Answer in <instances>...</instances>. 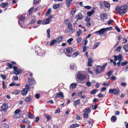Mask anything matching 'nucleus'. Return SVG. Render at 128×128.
<instances>
[{"instance_id": "obj_1", "label": "nucleus", "mask_w": 128, "mask_h": 128, "mask_svg": "<svg viewBox=\"0 0 128 128\" xmlns=\"http://www.w3.org/2000/svg\"><path fill=\"white\" fill-rule=\"evenodd\" d=\"M128 6L126 5L122 6L120 7H118L115 8L116 11L120 15H122L125 14L127 12Z\"/></svg>"}, {"instance_id": "obj_2", "label": "nucleus", "mask_w": 128, "mask_h": 128, "mask_svg": "<svg viewBox=\"0 0 128 128\" xmlns=\"http://www.w3.org/2000/svg\"><path fill=\"white\" fill-rule=\"evenodd\" d=\"M106 65H104L102 66H99L97 67L94 69V70L95 71L96 74H98L101 73L102 72H103L105 68Z\"/></svg>"}, {"instance_id": "obj_3", "label": "nucleus", "mask_w": 128, "mask_h": 128, "mask_svg": "<svg viewBox=\"0 0 128 128\" xmlns=\"http://www.w3.org/2000/svg\"><path fill=\"white\" fill-rule=\"evenodd\" d=\"M113 57L114 58V60L115 61H116L118 60V62L117 63V65L118 67L120 66V63L122 60V56L121 54H119L118 56H114Z\"/></svg>"}, {"instance_id": "obj_4", "label": "nucleus", "mask_w": 128, "mask_h": 128, "mask_svg": "<svg viewBox=\"0 0 128 128\" xmlns=\"http://www.w3.org/2000/svg\"><path fill=\"white\" fill-rule=\"evenodd\" d=\"M120 90L118 88L110 89L109 90V93L113 94L116 95H118L120 92Z\"/></svg>"}, {"instance_id": "obj_5", "label": "nucleus", "mask_w": 128, "mask_h": 128, "mask_svg": "<svg viewBox=\"0 0 128 128\" xmlns=\"http://www.w3.org/2000/svg\"><path fill=\"white\" fill-rule=\"evenodd\" d=\"M8 105L7 104H4L0 106L1 109L0 111L1 112L3 111L6 112L7 110L8 107Z\"/></svg>"}, {"instance_id": "obj_6", "label": "nucleus", "mask_w": 128, "mask_h": 128, "mask_svg": "<svg viewBox=\"0 0 128 128\" xmlns=\"http://www.w3.org/2000/svg\"><path fill=\"white\" fill-rule=\"evenodd\" d=\"M54 98H56L58 97H61L63 98L64 97V94L62 92H61L56 93V94L54 96Z\"/></svg>"}, {"instance_id": "obj_7", "label": "nucleus", "mask_w": 128, "mask_h": 128, "mask_svg": "<svg viewBox=\"0 0 128 128\" xmlns=\"http://www.w3.org/2000/svg\"><path fill=\"white\" fill-rule=\"evenodd\" d=\"M13 68L14 71V74L17 75L19 74L21 72V70L20 69H18L17 67L14 66Z\"/></svg>"}, {"instance_id": "obj_8", "label": "nucleus", "mask_w": 128, "mask_h": 128, "mask_svg": "<svg viewBox=\"0 0 128 128\" xmlns=\"http://www.w3.org/2000/svg\"><path fill=\"white\" fill-rule=\"evenodd\" d=\"M106 31L104 28H102L98 31H96L94 32L97 34H102L104 33Z\"/></svg>"}, {"instance_id": "obj_9", "label": "nucleus", "mask_w": 128, "mask_h": 128, "mask_svg": "<svg viewBox=\"0 0 128 128\" xmlns=\"http://www.w3.org/2000/svg\"><path fill=\"white\" fill-rule=\"evenodd\" d=\"M52 18L51 16H50L46 19L44 20L42 22L43 24H47L49 23V21Z\"/></svg>"}, {"instance_id": "obj_10", "label": "nucleus", "mask_w": 128, "mask_h": 128, "mask_svg": "<svg viewBox=\"0 0 128 128\" xmlns=\"http://www.w3.org/2000/svg\"><path fill=\"white\" fill-rule=\"evenodd\" d=\"M100 18L101 20H104L107 18V15L104 13H102L100 14Z\"/></svg>"}, {"instance_id": "obj_11", "label": "nucleus", "mask_w": 128, "mask_h": 128, "mask_svg": "<svg viewBox=\"0 0 128 128\" xmlns=\"http://www.w3.org/2000/svg\"><path fill=\"white\" fill-rule=\"evenodd\" d=\"M77 77L80 80H84L86 78L85 75L80 74H78Z\"/></svg>"}, {"instance_id": "obj_12", "label": "nucleus", "mask_w": 128, "mask_h": 128, "mask_svg": "<svg viewBox=\"0 0 128 128\" xmlns=\"http://www.w3.org/2000/svg\"><path fill=\"white\" fill-rule=\"evenodd\" d=\"M82 15L80 14H78L76 16V18L77 19V20H81L82 18Z\"/></svg>"}, {"instance_id": "obj_13", "label": "nucleus", "mask_w": 128, "mask_h": 128, "mask_svg": "<svg viewBox=\"0 0 128 128\" xmlns=\"http://www.w3.org/2000/svg\"><path fill=\"white\" fill-rule=\"evenodd\" d=\"M28 92L27 89L24 88L22 90L21 93L23 95L26 96Z\"/></svg>"}, {"instance_id": "obj_14", "label": "nucleus", "mask_w": 128, "mask_h": 128, "mask_svg": "<svg viewBox=\"0 0 128 128\" xmlns=\"http://www.w3.org/2000/svg\"><path fill=\"white\" fill-rule=\"evenodd\" d=\"M94 10H92L88 12H87V14L89 16H91L94 13Z\"/></svg>"}, {"instance_id": "obj_15", "label": "nucleus", "mask_w": 128, "mask_h": 128, "mask_svg": "<svg viewBox=\"0 0 128 128\" xmlns=\"http://www.w3.org/2000/svg\"><path fill=\"white\" fill-rule=\"evenodd\" d=\"M88 65L89 66H92V60L90 58H89L88 60Z\"/></svg>"}, {"instance_id": "obj_16", "label": "nucleus", "mask_w": 128, "mask_h": 128, "mask_svg": "<svg viewBox=\"0 0 128 128\" xmlns=\"http://www.w3.org/2000/svg\"><path fill=\"white\" fill-rule=\"evenodd\" d=\"M83 112H84L88 113L90 112V110L89 108H86L84 110H83Z\"/></svg>"}, {"instance_id": "obj_17", "label": "nucleus", "mask_w": 128, "mask_h": 128, "mask_svg": "<svg viewBox=\"0 0 128 128\" xmlns=\"http://www.w3.org/2000/svg\"><path fill=\"white\" fill-rule=\"evenodd\" d=\"M72 0H66V6L68 7H69L70 6V4Z\"/></svg>"}, {"instance_id": "obj_18", "label": "nucleus", "mask_w": 128, "mask_h": 128, "mask_svg": "<svg viewBox=\"0 0 128 128\" xmlns=\"http://www.w3.org/2000/svg\"><path fill=\"white\" fill-rule=\"evenodd\" d=\"M63 38V36H60L56 40V42L57 43H59L62 40Z\"/></svg>"}, {"instance_id": "obj_19", "label": "nucleus", "mask_w": 128, "mask_h": 128, "mask_svg": "<svg viewBox=\"0 0 128 128\" xmlns=\"http://www.w3.org/2000/svg\"><path fill=\"white\" fill-rule=\"evenodd\" d=\"M66 52L69 53H71L72 51V49L71 47H68L66 49Z\"/></svg>"}, {"instance_id": "obj_20", "label": "nucleus", "mask_w": 128, "mask_h": 128, "mask_svg": "<svg viewBox=\"0 0 128 128\" xmlns=\"http://www.w3.org/2000/svg\"><path fill=\"white\" fill-rule=\"evenodd\" d=\"M77 85V83H72L71 84L70 86V88L71 89L74 88H75Z\"/></svg>"}, {"instance_id": "obj_21", "label": "nucleus", "mask_w": 128, "mask_h": 128, "mask_svg": "<svg viewBox=\"0 0 128 128\" xmlns=\"http://www.w3.org/2000/svg\"><path fill=\"white\" fill-rule=\"evenodd\" d=\"M28 81V84L30 85L34 83V80L31 79H29Z\"/></svg>"}, {"instance_id": "obj_22", "label": "nucleus", "mask_w": 128, "mask_h": 128, "mask_svg": "<svg viewBox=\"0 0 128 128\" xmlns=\"http://www.w3.org/2000/svg\"><path fill=\"white\" fill-rule=\"evenodd\" d=\"M80 103V100L78 99L75 101L74 102V105L76 106L77 105L79 104Z\"/></svg>"}, {"instance_id": "obj_23", "label": "nucleus", "mask_w": 128, "mask_h": 128, "mask_svg": "<svg viewBox=\"0 0 128 128\" xmlns=\"http://www.w3.org/2000/svg\"><path fill=\"white\" fill-rule=\"evenodd\" d=\"M116 118L114 116H112L111 118V120L112 122H114L116 120Z\"/></svg>"}, {"instance_id": "obj_24", "label": "nucleus", "mask_w": 128, "mask_h": 128, "mask_svg": "<svg viewBox=\"0 0 128 128\" xmlns=\"http://www.w3.org/2000/svg\"><path fill=\"white\" fill-rule=\"evenodd\" d=\"M31 97L30 96H29L26 97L25 99V101L27 102H29L31 100Z\"/></svg>"}, {"instance_id": "obj_25", "label": "nucleus", "mask_w": 128, "mask_h": 128, "mask_svg": "<svg viewBox=\"0 0 128 128\" xmlns=\"http://www.w3.org/2000/svg\"><path fill=\"white\" fill-rule=\"evenodd\" d=\"M80 126V125L79 124H72L70 126V128H75L76 127H78L79 126Z\"/></svg>"}, {"instance_id": "obj_26", "label": "nucleus", "mask_w": 128, "mask_h": 128, "mask_svg": "<svg viewBox=\"0 0 128 128\" xmlns=\"http://www.w3.org/2000/svg\"><path fill=\"white\" fill-rule=\"evenodd\" d=\"M20 116V114H14L13 116V117L15 118H19Z\"/></svg>"}, {"instance_id": "obj_27", "label": "nucleus", "mask_w": 128, "mask_h": 128, "mask_svg": "<svg viewBox=\"0 0 128 128\" xmlns=\"http://www.w3.org/2000/svg\"><path fill=\"white\" fill-rule=\"evenodd\" d=\"M104 4L106 7V8H109L110 6V4L104 1Z\"/></svg>"}, {"instance_id": "obj_28", "label": "nucleus", "mask_w": 128, "mask_h": 128, "mask_svg": "<svg viewBox=\"0 0 128 128\" xmlns=\"http://www.w3.org/2000/svg\"><path fill=\"white\" fill-rule=\"evenodd\" d=\"M56 42V40L54 39L51 41L50 44V45L51 46H52Z\"/></svg>"}, {"instance_id": "obj_29", "label": "nucleus", "mask_w": 128, "mask_h": 128, "mask_svg": "<svg viewBox=\"0 0 128 128\" xmlns=\"http://www.w3.org/2000/svg\"><path fill=\"white\" fill-rule=\"evenodd\" d=\"M60 6V5L59 4H56L53 6V8L55 9L59 8Z\"/></svg>"}, {"instance_id": "obj_30", "label": "nucleus", "mask_w": 128, "mask_h": 128, "mask_svg": "<svg viewBox=\"0 0 128 128\" xmlns=\"http://www.w3.org/2000/svg\"><path fill=\"white\" fill-rule=\"evenodd\" d=\"M82 33V31L80 30H79V31H78L76 32V34L77 36L78 37L80 36V34Z\"/></svg>"}, {"instance_id": "obj_31", "label": "nucleus", "mask_w": 128, "mask_h": 128, "mask_svg": "<svg viewBox=\"0 0 128 128\" xmlns=\"http://www.w3.org/2000/svg\"><path fill=\"white\" fill-rule=\"evenodd\" d=\"M123 48L126 52L128 51V44L124 45L123 47Z\"/></svg>"}, {"instance_id": "obj_32", "label": "nucleus", "mask_w": 128, "mask_h": 128, "mask_svg": "<svg viewBox=\"0 0 128 128\" xmlns=\"http://www.w3.org/2000/svg\"><path fill=\"white\" fill-rule=\"evenodd\" d=\"M100 43L98 42H97L94 44L92 47L93 49H95L97 47L99 44Z\"/></svg>"}, {"instance_id": "obj_33", "label": "nucleus", "mask_w": 128, "mask_h": 128, "mask_svg": "<svg viewBox=\"0 0 128 128\" xmlns=\"http://www.w3.org/2000/svg\"><path fill=\"white\" fill-rule=\"evenodd\" d=\"M8 4L7 2H5L1 4L0 6L3 8H4L8 6Z\"/></svg>"}, {"instance_id": "obj_34", "label": "nucleus", "mask_w": 128, "mask_h": 128, "mask_svg": "<svg viewBox=\"0 0 128 128\" xmlns=\"http://www.w3.org/2000/svg\"><path fill=\"white\" fill-rule=\"evenodd\" d=\"M22 122H23L28 124H29L30 123V122L29 120H28L26 119L23 120Z\"/></svg>"}, {"instance_id": "obj_35", "label": "nucleus", "mask_w": 128, "mask_h": 128, "mask_svg": "<svg viewBox=\"0 0 128 128\" xmlns=\"http://www.w3.org/2000/svg\"><path fill=\"white\" fill-rule=\"evenodd\" d=\"M98 90L97 89H94L92 91H91L90 93L91 94H94L96 92H98Z\"/></svg>"}, {"instance_id": "obj_36", "label": "nucleus", "mask_w": 128, "mask_h": 128, "mask_svg": "<svg viewBox=\"0 0 128 128\" xmlns=\"http://www.w3.org/2000/svg\"><path fill=\"white\" fill-rule=\"evenodd\" d=\"M73 40V38H70L67 40V42L69 44H71V42Z\"/></svg>"}, {"instance_id": "obj_37", "label": "nucleus", "mask_w": 128, "mask_h": 128, "mask_svg": "<svg viewBox=\"0 0 128 128\" xmlns=\"http://www.w3.org/2000/svg\"><path fill=\"white\" fill-rule=\"evenodd\" d=\"M51 11L52 10L50 8L48 9L46 13V15H48L50 13Z\"/></svg>"}, {"instance_id": "obj_38", "label": "nucleus", "mask_w": 128, "mask_h": 128, "mask_svg": "<svg viewBox=\"0 0 128 128\" xmlns=\"http://www.w3.org/2000/svg\"><path fill=\"white\" fill-rule=\"evenodd\" d=\"M78 54V52H76L74 53L72 55V56L73 58L76 57Z\"/></svg>"}, {"instance_id": "obj_39", "label": "nucleus", "mask_w": 128, "mask_h": 128, "mask_svg": "<svg viewBox=\"0 0 128 128\" xmlns=\"http://www.w3.org/2000/svg\"><path fill=\"white\" fill-rule=\"evenodd\" d=\"M46 31H47V33L48 34V35H47L48 37V38H50V30L49 29H48Z\"/></svg>"}, {"instance_id": "obj_40", "label": "nucleus", "mask_w": 128, "mask_h": 128, "mask_svg": "<svg viewBox=\"0 0 128 128\" xmlns=\"http://www.w3.org/2000/svg\"><path fill=\"white\" fill-rule=\"evenodd\" d=\"M6 65L8 66L9 67V68L10 69H11L12 68V65L10 63H7L6 64Z\"/></svg>"}, {"instance_id": "obj_41", "label": "nucleus", "mask_w": 128, "mask_h": 128, "mask_svg": "<svg viewBox=\"0 0 128 128\" xmlns=\"http://www.w3.org/2000/svg\"><path fill=\"white\" fill-rule=\"evenodd\" d=\"M20 109H18L16 110L14 112V114H20Z\"/></svg>"}, {"instance_id": "obj_42", "label": "nucleus", "mask_w": 128, "mask_h": 128, "mask_svg": "<svg viewBox=\"0 0 128 128\" xmlns=\"http://www.w3.org/2000/svg\"><path fill=\"white\" fill-rule=\"evenodd\" d=\"M128 63V62L127 61H126L124 62H122L121 63V64L122 66H125Z\"/></svg>"}, {"instance_id": "obj_43", "label": "nucleus", "mask_w": 128, "mask_h": 128, "mask_svg": "<svg viewBox=\"0 0 128 128\" xmlns=\"http://www.w3.org/2000/svg\"><path fill=\"white\" fill-rule=\"evenodd\" d=\"M34 116H33L32 114H29L28 118L30 119H33L34 118Z\"/></svg>"}, {"instance_id": "obj_44", "label": "nucleus", "mask_w": 128, "mask_h": 128, "mask_svg": "<svg viewBox=\"0 0 128 128\" xmlns=\"http://www.w3.org/2000/svg\"><path fill=\"white\" fill-rule=\"evenodd\" d=\"M121 49V47L120 46H118L116 48V51H117L118 52H119Z\"/></svg>"}, {"instance_id": "obj_45", "label": "nucleus", "mask_w": 128, "mask_h": 128, "mask_svg": "<svg viewBox=\"0 0 128 128\" xmlns=\"http://www.w3.org/2000/svg\"><path fill=\"white\" fill-rule=\"evenodd\" d=\"M25 89H26L27 90H29L30 89V86L28 85V84H26L25 86Z\"/></svg>"}, {"instance_id": "obj_46", "label": "nucleus", "mask_w": 128, "mask_h": 128, "mask_svg": "<svg viewBox=\"0 0 128 128\" xmlns=\"http://www.w3.org/2000/svg\"><path fill=\"white\" fill-rule=\"evenodd\" d=\"M90 17H86L85 19V21L87 22H88L90 21Z\"/></svg>"}, {"instance_id": "obj_47", "label": "nucleus", "mask_w": 128, "mask_h": 128, "mask_svg": "<svg viewBox=\"0 0 128 128\" xmlns=\"http://www.w3.org/2000/svg\"><path fill=\"white\" fill-rule=\"evenodd\" d=\"M92 122H93V120L92 119H90L88 121V122H89V123L91 124V126H92Z\"/></svg>"}, {"instance_id": "obj_48", "label": "nucleus", "mask_w": 128, "mask_h": 128, "mask_svg": "<svg viewBox=\"0 0 128 128\" xmlns=\"http://www.w3.org/2000/svg\"><path fill=\"white\" fill-rule=\"evenodd\" d=\"M112 27H107L106 28H104V29H105V30L106 32V31H107L108 30H111L112 29Z\"/></svg>"}, {"instance_id": "obj_49", "label": "nucleus", "mask_w": 128, "mask_h": 128, "mask_svg": "<svg viewBox=\"0 0 128 128\" xmlns=\"http://www.w3.org/2000/svg\"><path fill=\"white\" fill-rule=\"evenodd\" d=\"M124 70L125 72H126L128 71V65L124 67Z\"/></svg>"}, {"instance_id": "obj_50", "label": "nucleus", "mask_w": 128, "mask_h": 128, "mask_svg": "<svg viewBox=\"0 0 128 128\" xmlns=\"http://www.w3.org/2000/svg\"><path fill=\"white\" fill-rule=\"evenodd\" d=\"M86 85L88 87L90 86H91V82H87L86 83Z\"/></svg>"}, {"instance_id": "obj_51", "label": "nucleus", "mask_w": 128, "mask_h": 128, "mask_svg": "<svg viewBox=\"0 0 128 128\" xmlns=\"http://www.w3.org/2000/svg\"><path fill=\"white\" fill-rule=\"evenodd\" d=\"M33 9L34 8L33 7H32L29 9L28 10V12L30 14L32 13Z\"/></svg>"}, {"instance_id": "obj_52", "label": "nucleus", "mask_w": 128, "mask_h": 128, "mask_svg": "<svg viewBox=\"0 0 128 128\" xmlns=\"http://www.w3.org/2000/svg\"><path fill=\"white\" fill-rule=\"evenodd\" d=\"M113 72L112 71H109L106 74V75L109 76H110V74L111 73H112V72Z\"/></svg>"}, {"instance_id": "obj_53", "label": "nucleus", "mask_w": 128, "mask_h": 128, "mask_svg": "<svg viewBox=\"0 0 128 128\" xmlns=\"http://www.w3.org/2000/svg\"><path fill=\"white\" fill-rule=\"evenodd\" d=\"M45 116L47 118L48 120H50L51 118L50 116L49 115L47 114H45Z\"/></svg>"}, {"instance_id": "obj_54", "label": "nucleus", "mask_w": 128, "mask_h": 128, "mask_svg": "<svg viewBox=\"0 0 128 128\" xmlns=\"http://www.w3.org/2000/svg\"><path fill=\"white\" fill-rule=\"evenodd\" d=\"M88 114L86 113H85L83 114V116L84 118H86L88 116Z\"/></svg>"}, {"instance_id": "obj_55", "label": "nucleus", "mask_w": 128, "mask_h": 128, "mask_svg": "<svg viewBox=\"0 0 128 128\" xmlns=\"http://www.w3.org/2000/svg\"><path fill=\"white\" fill-rule=\"evenodd\" d=\"M25 19V17L24 16H21L20 18V20L21 21H23Z\"/></svg>"}, {"instance_id": "obj_56", "label": "nucleus", "mask_w": 128, "mask_h": 128, "mask_svg": "<svg viewBox=\"0 0 128 128\" xmlns=\"http://www.w3.org/2000/svg\"><path fill=\"white\" fill-rule=\"evenodd\" d=\"M1 76L4 80H5L6 79V76L4 74H1Z\"/></svg>"}, {"instance_id": "obj_57", "label": "nucleus", "mask_w": 128, "mask_h": 128, "mask_svg": "<svg viewBox=\"0 0 128 128\" xmlns=\"http://www.w3.org/2000/svg\"><path fill=\"white\" fill-rule=\"evenodd\" d=\"M120 85L122 86H125L126 85V84L125 82H122L120 84Z\"/></svg>"}, {"instance_id": "obj_58", "label": "nucleus", "mask_w": 128, "mask_h": 128, "mask_svg": "<svg viewBox=\"0 0 128 128\" xmlns=\"http://www.w3.org/2000/svg\"><path fill=\"white\" fill-rule=\"evenodd\" d=\"M92 107L93 109L95 110L97 108V106L96 105H92Z\"/></svg>"}, {"instance_id": "obj_59", "label": "nucleus", "mask_w": 128, "mask_h": 128, "mask_svg": "<svg viewBox=\"0 0 128 128\" xmlns=\"http://www.w3.org/2000/svg\"><path fill=\"white\" fill-rule=\"evenodd\" d=\"M14 94H19L20 93V92L18 90H14Z\"/></svg>"}, {"instance_id": "obj_60", "label": "nucleus", "mask_w": 128, "mask_h": 128, "mask_svg": "<svg viewBox=\"0 0 128 128\" xmlns=\"http://www.w3.org/2000/svg\"><path fill=\"white\" fill-rule=\"evenodd\" d=\"M36 20L34 19H33L30 22V24H32L36 22Z\"/></svg>"}, {"instance_id": "obj_61", "label": "nucleus", "mask_w": 128, "mask_h": 128, "mask_svg": "<svg viewBox=\"0 0 128 128\" xmlns=\"http://www.w3.org/2000/svg\"><path fill=\"white\" fill-rule=\"evenodd\" d=\"M39 0H34V4H37Z\"/></svg>"}, {"instance_id": "obj_62", "label": "nucleus", "mask_w": 128, "mask_h": 128, "mask_svg": "<svg viewBox=\"0 0 128 128\" xmlns=\"http://www.w3.org/2000/svg\"><path fill=\"white\" fill-rule=\"evenodd\" d=\"M116 30L118 32H120V28L117 26L115 27Z\"/></svg>"}, {"instance_id": "obj_63", "label": "nucleus", "mask_w": 128, "mask_h": 128, "mask_svg": "<svg viewBox=\"0 0 128 128\" xmlns=\"http://www.w3.org/2000/svg\"><path fill=\"white\" fill-rule=\"evenodd\" d=\"M71 14L72 15H74L76 12V11L75 10H71Z\"/></svg>"}, {"instance_id": "obj_64", "label": "nucleus", "mask_w": 128, "mask_h": 128, "mask_svg": "<svg viewBox=\"0 0 128 128\" xmlns=\"http://www.w3.org/2000/svg\"><path fill=\"white\" fill-rule=\"evenodd\" d=\"M3 125L5 128H9L8 125L6 124H4Z\"/></svg>"}]
</instances>
